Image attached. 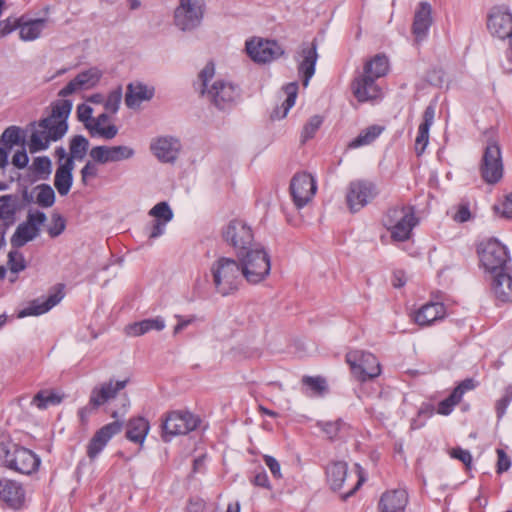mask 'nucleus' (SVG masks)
I'll list each match as a JSON object with an SVG mask.
<instances>
[{
	"label": "nucleus",
	"mask_w": 512,
	"mask_h": 512,
	"mask_svg": "<svg viewBox=\"0 0 512 512\" xmlns=\"http://www.w3.org/2000/svg\"><path fill=\"white\" fill-rule=\"evenodd\" d=\"M75 163L63 161L56 169L54 186L61 196H66L73 184V170Z\"/></svg>",
	"instance_id": "obj_31"
},
{
	"label": "nucleus",
	"mask_w": 512,
	"mask_h": 512,
	"mask_svg": "<svg viewBox=\"0 0 512 512\" xmlns=\"http://www.w3.org/2000/svg\"><path fill=\"white\" fill-rule=\"evenodd\" d=\"M38 190L36 203L44 208L53 206L55 202V192L49 184H40L35 188Z\"/></svg>",
	"instance_id": "obj_45"
},
{
	"label": "nucleus",
	"mask_w": 512,
	"mask_h": 512,
	"mask_svg": "<svg viewBox=\"0 0 512 512\" xmlns=\"http://www.w3.org/2000/svg\"><path fill=\"white\" fill-rule=\"evenodd\" d=\"M301 382L307 389L306 394L308 395L320 396L327 391V382L322 376H304Z\"/></svg>",
	"instance_id": "obj_42"
},
{
	"label": "nucleus",
	"mask_w": 512,
	"mask_h": 512,
	"mask_svg": "<svg viewBox=\"0 0 512 512\" xmlns=\"http://www.w3.org/2000/svg\"><path fill=\"white\" fill-rule=\"evenodd\" d=\"M71 110L72 101L67 99L57 100L52 104V110L49 116L53 119L64 120L65 122H67Z\"/></svg>",
	"instance_id": "obj_46"
},
{
	"label": "nucleus",
	"mask_w": 512,
	"mask_h": 512,
	"mask_svg": "<svg viewBox=\"0 0 512 512\" xmlns=\"http://www.w3.org/2000/svg\"><path fill=\"white\" fill-rule=\"evenodd\" d=\"M149 215L155 217V220L168 223L173 218V211L167 202L157 203L150 211Z\"/></svg>",
	"instance_id": "obj_49"
},
{
	"label": "nucleus",
	"mask_w": 512,
	"mask_h": 512,
	"mask_svg": "<svg viewBox=\"0 0 512 512\" xmlns=\"http://www.w3.org/2000/svg\"><path fill=\"white\" fill-rule=\"evenodd\" d=\"M123 422L116 420L98 429L86 447L87 457L93 461L104 450L109 441L122 430Z\"/></svg>",
	"instance_id": "obj_19"
},
{
	"label": "nucleus",
	"mask_w": 512,
	"mask_h": 512,
	"mask_svg": "<svg viewBox=\"0 0 512 512\" xmlns=\"http://www.w3.org/2000/svg\"><path fill=\"white\" fill-rule=\"evenodd\" d=\"M46 219L47 217L45 213L37 210L34 212L30 211L25 222L32 227H37L40 229L41 226L45 223Z\"/></svg>",
	"instance_id": "obj_62"
},
{
	"label": "nucleus",
	"mask_w": 512,
	"mask_h": 512,
	"mask_svg": "<svg viewBox=\"0 0 512 512\" xmlns=\"http://www.w3.org/2000/svg\"><path fill=\"white\" fill-rule=\"evenodd\" d=\"M494 211L503 218H512V192L505 196L501 204L494 205Z\"/></svg>",
	"instance_id": "obj_58"
},
{
	"label": "nucleus",
	"mask_w": 512,
	"mask_h": 512,
	"mask_svg": "<svg viewBox=\"0 0 512 512\" xmlns=\"http://www.w3.org/2000/svg\"><path fill=\"white\" fill-rule=\"evenodd\" d=\"M222 235L224 240L237 251V254H243L254 248L252 246L254 239L252 229L242 220H231L223 230Z\"/></svg>",
	"instance_id": "obj_13"
},
{
	"label": "nucleus",
	"mask_w": 512,
	"mask_h": 512,
	"mask_svg": "<svg viewBox=\"0 0 512 512\" xmlns=\"http://www.w3.org/2000/svg\"><path fill=\"white\" fill-rule=\"evenodd\" d=\"M215 292L223 297L234 294L242 282V268L239 260L220 257L210 268Z\"/></svg>",
	"instance_id": "obj_5"
},
{
	"label": "nucleus",
	"mask_w": 512,
	"mask_h": 512,
	"mask_svg": "<svg viewBox=\"0 0 512 512\" xmlns=\"http://www.w3.org/2000/svg\"><path fill=\"white\" fill-rule=\"evenodd\" d=\"M67 130L68 123L64 120H56L50 116L40 119L30 136V153L48 149L50 142L62 139Z\"/></svg>",
	"instance_id": "obj_7"
},
{
	"label": "nucleus",
	"mask_w": 512,
	"mask_h": 512,
	"mask_svg": "<svg viewBox=\"0 0 512 512\" xmlns=\"http://www.w3.org/2000/svg\"><path fill=\"white\" fill-rule=\"evenodd\" d=\"M511 401H512V386H508L505 389L504 395L500 399H498L495 404V410H496L498 419H501L505 415L506 410H507L509 404L511 403Z\"/></svg>",
	"instance_id": "obj_56"
},
{
	"label": "nucleus",
	"mask_w": 512,
	"mask_h": 512,
	"mask_svg": "<svg viewBox=\"0 0 512 512\" xmlns=\"http://www.w3.org/2000/svg\"><path fill=\"white\" fill-rule=\"evenodd\" d=\"M373 77L362 74L356 77L351 83V90L359 102L374 100L380 96L381 90Z\"/></svg>",
	"instance_id": "obj_23"
},
{
	"label": "nucleus",
	"mask_w": 512,
	"mask_h": 512,
	"mask_svg": "<svg viewBox=\"0 0 512 512\" xmlns=\"http://www.w3.org/2000/svg\"><path fill=\"white\" fill-rule=\"evenodd\" d=\"M249 57L257 63L271 62L284 54V49L276 40L252 39L245 45Z\"/></svg>",
	"instance_id": "obj_15"
},
{
	"label": "nucleus",
	"mask_w": 512,
	"mask_h": 512,
	"mask_svg": "<svg viewBox=\"0 0 512 512\" xmlns=\"http://www.w3.org/2000/svg\"><path fill=\"white\" fill-rule=\"evenodd\" d=\"M200 423V418L189 411H172L162 422L161 437L164 442H169L174 436L185 435L195 430Z\"/></svg>",
	"instance_id": "obj_9"
},
{
	"label": "nucleus",
	"mask_w": 512,
	"mask_h": 512,
	"mask_svg": "<svg viewBox=\"0 0 512 512\" xmlns=\"http://www.w3.org/2000/svg\"><path fill=\"white\" fill-rule=\"evenodd\" d=\"M354 378L360 382H366L381 374V366L377 357L366 351L352 350L345 356Z\"/></svg>",
	"instance_id": "obj_8"
},
{
	"label": "nucleus",
	"mask_w": 512,
	"mask_h": 512,
	"mask_svg": "<svg viewBox=\"0 0 512 512\" xmlns=\"http://www.w3.org/2000/svg\"><path fill=\"white\" fill-rule=\"evenodd\" d=\"M381 223L390 233L391 241L399 243L406 242L412 237L413 229L419 220L413 205L397 204L385 211Z\"/></svg>",
	"instance_id": "obj_4"
},
{
	"label": "nucleus",
	"mask_w": 512,
	"mask_h": 512,
	"mask_svg": "<svg viewBox=\"0 0 512 512\" xmlns=\"http://www.w3.org/2000/svg\"><path fill=\"white\" fill-rule=\"evenodd\" d=\"M480 265L489 274L491 290L500 303L512 302V264L509 251L495 238L479 244Z\"/></svg>",
	"instance_id": "obj_1"
},
{
	"label": "nucleus",
	"mask_w": 512,
	"mask_h": 512,
	"mask_svg": "<svg viewBox=\"0 0 512 512\" xmlns=\"http://www.w3.org/2000/svg\"><path fill=\"white\" fill-rule=\"evenodd\" d=\"M24 142L21 136V129L17 126H10L4 130L0 137V143L10 150L13 145H18Z\"/></svg>",
	"instance_id": "obj_44"
},
{
	"label": "nucleus",
	"mask_w": 512,
	"mask_h": 512,
	"mask_svg": "<svg viewBox=\"0 0 512 512\" xmlns=\"http://www.w3.org/2000/svg\"><path fill=\"white\" fill-rule=\"evenodd\" d=\"M0 501L12 510L26 506V490L23 484L14 479L0 477Z\"/></svg>",
	"instance_id": "obj_18"
},
{
	"label": "nucleus",
	"mask_w": 512,
	"mask_h": 512,
	"mask_svg": "<svg viewBox=\"0 0 512 512\" xmlns=\"http://www.w3.org/2000/svg\"><path fill=\"white\" fill-rule=\"evenodd\" d=\"M215 65L212 61L208 62L198 75L199 90L202 96L219 110L231 109L240 98V90L231 82L216 80L211 87L208 82L214 77Z\"/></svg>",
	"instance_id": "obj_2"
},
{
	"label": "nucleus",
	"mask_w": 512,
	"mask_h": 512,
	"mask_svg": "<svg viewBox=\"0 0 512 512\" xmlns=\"http://www.w3.org/2000/svg\"><path fill=\"white\" fill-rule=\"evenodd\" d=\"M476 388V382L473 378H466L462 380L451 392V394L441 400L437 405V413L447 416L451 414L454 407L460 403L463 395Z\"/></svg>",
	"instance_id": "obj_25"
},
{
	"label": "nucleus",
	"mask_w": 512,
	"mask_h": 512,
	"mask_svg": "<svg viewBox=\"0 0 512 512\" xmlns=\"http://www.w3.org/2000/svg\"><path fill=\"white\" fill-rule=\"evenodd\" d=\"M89 141L83 135H75L70 139L69 150L70 155L66 158V162L74 163L75 160H83L89 149Z\"/></svg>",
	"instance_id": "obj_40"
},
{
	"label": "nucleus",
	"mask_w": 512,
	"mask_h": 512,
	"mask_svg": "<svg viewBox=\"0 0 512 512\" xmlns=\"http://www.w3.org/2000/svg\"><path fill=\"white\" fill-rule=\"evenodd\" d=\"M283 89L287 97L282 103V105L280 107H276L271 113V118L273 120H280L285 118L289 110L294 106L296 101L298 93V84L296 82L286 84Z\"/></svg>",
	"instance_id": "obj_38"
},
{
	"label": "nucleus",
	"mask_w": 512,
	"mask_h": 512,
	"mask_svg": "<svg viewBox=\"0 0 512 512\" xmlns=\"http://www.w3.org/2000/svg\"><path fill=\"white\" fill-rule=\"evenodd\" d=\"M62 402V397L54 392L41 390L35 394L31 404L40 410L47 409L49 406L58 405Z\"/></svg>",
	"instance_id": "obj_43"
},
{
	"label": "nucleus",
	"mask_w": 512,
	"mask_h": 512,
	"mask_svg": "<svg viewBox=\"0 0 512 512\" xmlns=\"http://www.w3.org/2000/svg\"><path fill=\"white\" fill-rule=\"evenodd\" d=\"M349 428L348 424L344 422L342 419H337L332 422H325L322 425L323 432L329 437V439L333 440L337 438L342 431H346Z\"/></svg>",
	"instance_id": "obj_52"
},
{
	"label": "nucleus",
	"mask_w": 512,
	"mask_h": 512,
	"mask_svg": "<svg viewBox=\"0 0 512 512\" xmlns=\"http://www.w3.org/2000/svg\"><path fill=\"white\" fill-rule=\"evenodd\" d=\"M150 149L159 161L174 163L181 150V143L175 137L161 136L151 142Z\"/></svg>",
	"instance_id": "obj_21"
},
{
	"label": "nucleus",
	"mask_w": 512,
	"mask_h": 512,
	"mask_svg": "<svg viewBox=\"0 0 512 512\" xmlns=\"http://www.w3.org/2000/svg\"><path fill=\"white\" fill-rule=\"evenodd\" d=\"M118 133V128L114 125H108L106 127H100L97 130L90 132L91 137L100 136L104 139H113Z\"/></svg>",
	"instance_id": "obj_59"
},
{
	"label": "nucleus",
	"mask_w": 512,
	"mask_h": 512,
	"mask_svg": "<svg viewBox=\"0 0 512 512\" xmlns=\"http://www.w3.org/2000/svg\"><path fill=\"white\" fill-rule=\"evenodd\" d=\"M347 472V463L343 461H336L327 466V482L332 490L340 491L343 489Z\"/></svg>",
	"instance_id": "obj_32"
},
{
	"label": "nucleus",
	"mask_w": 512,
	"mask_h": 512,
	"mask_svg": "<svg viewBox=\"0 0 512 512\" xmlns=\"http://www.w3.org/2000/svg\"><path fill=\"white\" fill-rule=\"evenodd\" d=\"M110 147L108 146H95L90 151L91 158L101 164L110 162Z\"/></svg>",
	"instance_id": "obj_57"
},
{
	"label": "nucleus",
	"mask_w": 512,
	"mask_h": 512,
	"mask_svg": "<svg viewBox=\"0 0 512 512\" xmlns=\"http://www.w3.org/2000/svg\"><path fill=\"white\" fill-rule=\"evenodd\" d=\"M487 27L492 35L503 40L510 39L507 57L512 62V14L501 8H494L489 14Z\"/></svg>",
	"instance_id": "obj_17"
},
{
	"label": "nucleus",
	"mask_w": 512,
	"mask_h": 512,
	"mask_svg": "<svg viewBox=\"0 0 512 512\" xmlns=\"http://www.w3.org/2000/svg\"><path fill=\"white\" fill-rule=\"evenodd\" d=\"M22 21H26V15H22L20 17H8L7 19L2 21V26L0 27V37H4L19 29Z\"/></svg>",
	"instance_id": "obj_54"
},
{
	"label": "nucleus",
	"mask_w": 512,
	"mask_h": 512,
	"mask_svg": "<svg viewBox=\"0 0 512 512\" xmlns=\"http://www.w3.org/2000/svg\"><path fill=\"white\" fill-rule=\"evenodd\" d=\"M317 40L313 39L311 43H303L301 48L302 61L298 65V72L303 77V85L307 86L309 80L315 73V66L318 59Z\"/></svg>",
	"instance_id": "obj_27"
},
{
	"label": "nucleus",
	"mask_w": 512,
	"mask_h": 512,
	"mask_svg": "<svg viewBox=\"0 0 512 512\" xmlns=\"http://www.w3.org/2000/svg\"><path fill=\"white\" fill-rule=\"evenodd\" d=\"M148 420L143 417L132 418L127 423L126 438L134 443L142 445L149 432Z\"/></svg>",
	"instance_id": "obj_34"
},
{
	"label": "nucleus",
	"mask_w": 512,
	"mask_h": 512,
	"mask_svg": "<svg viewBox=\"0 0 512 512\" xmlns=\"http://www.w3.org/2000/svg\"><path fill=\"white\" fill-rule=\"evenodd\" d=\"M480 175L487 184H496L503 177V161L499 144L489 141L483 151L479 165Z\"/></svg>",
	"instance_id": "obj_10"
},
{
	"label": "nucleus",
	"mask_w": 512,
	"mask_h": 512,
	"mask_svg": "<svg viewBox=\"0 0 512 512\" xmlns=\"http://www.w3.org/2000/svg\"><path fill=\"white\" fill-rule=\"evenodd\" d=\"M153 94V90L148 89L147 86L141 83H130L127 86L125 104L129 108H134L138 106L142 101L150 100L153 97Z\"/></svg>",
	"instance_id": "obj_36"
},
{
	"label": "nucleus",
	"mask_w": 512,
	"mask_h": 512,
	"mask_svg": "<svg viewBox=\"0 0 512 512\" xmlns=\"http://www.w3.org/2000/svg\"><path fill=\"white\" fill-rule=\"evenodd\" d=\"M47 20L44 18L29 19L26 16V21H22L19 28V37L22 41H34L38 39L45 29Z\"/></svg>",
	"instance_id": "obj_35"
},
{
	"label": "nucleus",
	"mask_w": 512,
	"mask_h": 512,
	"mask_svg": "<svg viewBox=\"0 0 512 512\" xmlns=\"http://www.w3.org/2000/svg\"><path fill=\"white\" fill-rule=\"evenodd\" d=\"M378 195L377 186L369 180L351 181L347 187L346 204L350 212H359Z\"/></svg>",
	"instance_id": "obj_11"
},
{
	"label": "nucleus",
	"mask_w": 512,
	"mask_h": 512,
	"mask_svg": "<svg viewBox=\"0 0 512 512\" xmlns=\"http://www.w3.org/2000/svg\"><path fill=\"white\" fill-rule=\"evenodd\" d=\"M435 117V107L433 105H429L425 108L423 113V121L419 125L418 134L415 139V150L417 155H421L429 141V130L434 122Z\"/></svg>",
	"instance_id": "obj_30"
},
{
	"label": "nucleus",
	"mask_w": 512,
	"mask_h": 512,
	"mask_svg": "<svg viewBox=\"0 0 512 512\" xmlns=\"http://www.w3.org/2000/svg\"><path fill=\"white\" fill-rule=\"evenodd\" d=\"M97 172L98 170L96 165L88 161L80 171L82 183L86 185L89 179L95 178L97 176Z\"/></svg>",
	"instance_id": "obj_64"
},
{
	"label": "nucleus",
	"mask_w": 512,
	"mask_h": 512,
	"mask_svg": "<svg viewBox=\"0 0 512 512\" xmlns=\"http://www.w3.org/2000/svg\"><path fill=\"white\" fill-rule=\"evenodd\" d=\"M204 0H180L174 12V23L182 31L197 28L204 15Z\"/></svg>",
	"instance_id": "obj_12"
},
{
	"label": "nucleus",
	"mask_w": 512,
	"mask_h": 512,
	"mask_svg": "<svg viewBox=\"0 0 512 512\" xmlns=\"http://www.w3.org/2000/svg\"><path fill=\"white\" fill-rule=\"evenodd\" d=\"M388 70V58L384 55H376L365 63L363 74L373 77V79L376 80L385 76Z\"/></svg>",
	"instance_id": "obj_39"
},
{
	"label": "nucleus",
	"mask_w": 512,
	"mask_h": 512,
	"mask_svg": "<svg viewBox=\"0 0 512 512\" xmlns=\"http://www.w3.org/2000/svg\"><path fill=\"white\" fill-rule=\"evenodd\" d=\"M101 77L102 72L95 67L82 71L58 92V96L66 97L79 90L91 89L99 83Z\"/></svg>",
	"instance_id": "obj_22"
},
{
	"label": "nucleus",
	"mask_w": 512,
	"mask_h": 512,
	"mask_svg": "<svg viewBox=\"0 0 512 512\" xmlns=\"http://www.w3.org/2000/svg\"><path fill=\"white\" fill-rule=\"evenodd\" d=\"M263 461L265 462L266 466L269 468L272 476L275 479L282 478L280 463L276 458L270 455H264Z\"/></svg>",
	"instance_id": "obj_61"
},
{
	"label": "nucleus",
	"mask_w": 512,
	"mask_h": 512,
	"mask_svg": "<svg viewBox=\"0 0 512 512\" xmlns=\"http://www.w3.org/2000/svg\"><path fill=\"white\" fill-rule=\"evenodd\" d=\"M408 494L403 489H395L382 494L378 502L379 512H406Z\"/></svg>",
	"instance_id": "obj_28"
},
{
	"label": "nucleus",
	"mask_w": 512,
	"mask_h": 512,
	"mask_svg": "<svg viewBox=\"0 0 512 512\" xmlns=\"http://www.w3.org/2000/svg\"><path fill=\"white\" fill-rule=\"evenodd\" d=\"M40 464V457L32 450L0 437V466L19 474L32 475L39 470Z\"/></svg>",
	"instance_id": "obj_3"
},
{
	"label": "nucleus",
	"mask_w": 512,
	"mask_h": 512,
	"mask_svg": "<svg viewBox=\"0 0 512 512\" xmlns=\"http://www.w3.org/2000/svg\"><path fill=\"white\" fill-rule=\"evenodd\" d=\"M122 100V87L118 86L116 89L112 90L104 102V109L108 113L115 114L117 113L120 103Z\"/></svg>",
	"instance_id": "obj_51"
},
{
	"label": "nucleus",
	"mask_w": 512,
	"mask_h": 512,
	"mask_svg": "<svg viewBox=\"0 0 512 512\" xmlns=\"http://www.w3.org/2000/svg\"><path fill=\"white\" fill-rule=\"evenodd\" d=\"M8 267L11 273L17 274L26 269L27 264L24 255L18 250H11L8 253Z\"/></svg>",
	"instance_id": "obj_50"
},
{
	"label": "nucleus",
	"mask_w": 512,
	"mask_h": 512,
	"mask_svg": "<svg viewBox=\"0 0 512 512\" xmlns=\"http://www.w3.org/2000/svg\"><path fill=\"white\" fill-rule=\"evenodd\" d=\"M322 123L323 118L320 115L312 116L302 129L301 142L305 143L306 141L312 139L318 129L321 127Z\"/></svg>",
	"instance_id": "obj_47"
},
{
	"label": "nucleus",
	"mask_w": 512,
	"mask_h": 512,
	"mask_svg": "<svg viewBox=\"0 0 512 512\" xmlns=\"http://www.w3.org/2000/svg\"><path fill=\"white\" fill-rule=\"evenodd\" d=\"M238 260L242 268V275L250 284H258L270 274L271 261L268 252L261 246L238 253Z\"/></svg>",
	"instance_id": "obj_6"
},
{
	"label": "nucleus",
	"mask_w": 512,
	"mask_h": 512,
	"mask_svg": "<svg viewBox=\"0 0 512 512\" xmlns=\"http://www.w3.org/2000/svg\"><path fill=\"white\" fill-rule=\"evenodd\" d=\"M432 7L428 2H420L414 15L412 33L416 41L424 40L432 25Z\"/></svg>",
	"instance_id": "obj_26"
},
{
	"label": "nucleus",
	"mask_w": 512,
	"mask_h": 512,
	"mask_svg": "<svg viewBox=\"0 0 512 512\" xmlns=\"http://www.w3.org/2000/svg\"><path fill=\"white\" fill-rule=\"evenodd\" d=\"M110 162H118L130 159L134 156L135 152L131 147L120 145L110 147Z\"/></svg>",
	"instance_id": "obj_55"
},
{
	"label": "nucleus",
	"mask_w": 512,
	"mask_h": 512,
	"mask_svg": "<svg viewBox=\"0 0 512 512\" xmlns=\"http://www.w3.org/2000/svg\"><path fill=\"white\" fill-rule=\"evenodd\" d=\"M446 316V307L440 302H428L414 312V321L419 326H430Z\"/></svg>",
	"instance_id": "obj_29"
},
{
	"label": "nucleus",
	"mask_w": 512,
	"mask_h": 512,
	"mask_svg": "<svg viewBox=\"0 0 512 512\" xmlns=\"http://www.w3.org/2000/svg\"><path fill=\"white\" fill-rule=\"evenodd\" d=\"M383 129L384 128L379 125H372L367 127L366 129L362 130L356 138L349 142L348 148L355 149L371 144L376 140V138L380 136Z\"/></svg>",
	"instance_id": "obj_41"
},
{
	"label": "nucleus",
	"mask_w": 512,
	"mask_h": 512,
	"mask_svg": "<svg viewBox=\"0 0 512 512\" xmlns=\"http://www.w3.org/2000/svg\"><path fill=\"white\" fill-rule=\"evenodd\" d=\"M64 285L57 284L53 287L49 296L46 299H34L28 305L20 310L17 314L18 318H25L28 316H40L47 313L54 306H56L64 298Z\"/></svg>",
	"instance_id": "obj_20"
},
{
	"label": "nucleus",
	"mask_w": 512,
	"mask_h": 512,
	"mask_svg": "<svg viewBox=\"0 0 512 512\" xmlns=\"http://www.w3.org/2000/svg\"><path fill=\"white\" fill-rule=\"evenodd\" d=\"M128 380L116 381L114 384L112 380L105 382L100 387H95L91 391L89 405L93 409L100 407L109 400L116 397L118 392L126 387Z\"/></svg>",
	"instance_id": "obj_24"
},
{
	"label": "nucleus",
	"mask_w": 512,
	"mask_h": 512,
	"mask_svg": "<svg viewBox=\"0 0 512 512\" xmlns=\"http://www.w3.org/2000/svg\"><path fill=\"white\" fill-rule=\"evenodd\" d=\"M165 328V321L162 317L144 319L139 322H134L125 327V333L128 336L138 337L146 334L149 331H161Z\"/></svg>",
	"instance_id": "obj_33"
},
{
	"label": "nucleus",
	"mask_w": 512,
	"mask_h": 512,
	"mask_svg": "<svg viewBox=\"0 0 512 512\" xmlns=\"http://www.w3.org/2000/svg\"><path fill=\"white\" fill-rule=\"evenodd\" d=\"M39 234L40 229L30 226L24 221L18 225L10 242L13 248L18 249L34 240Z\"/></svg>",
	"instance_id": "obj_37"
},
{
	"label": "nucleus",
	"mask_w": 512,
	"mask_h": 512,
	"mask_svg": "<svg viewBox=\"0 0 512 512\" xmlns=\"http://www.w3.org/2000/svg\"><path fill=\"white\" fill-rule=\"evenodd\" d=\"M317 191L315 178L307 172L296 173L290 182V193L293 203L298 209L306 206Z\"/></svg>",
	"instance_id": "obj_14"
},
{
	"label": "nucleus",
	"mask_w": 512,
	"mask_h": 512,
	"mask_svg": "<svg viewBox=\"0 0 512 512\" xmlns=\"http://www.w3.org/2000/svg\"><path fill=\"white\" fill-rule=\"evenodd\" d=\"M23 206L24 203L18 195L7 194L0 196V248L5 245V235L8 229L16 223L17 213Z\"/></svg>",
	"instance_id": "obj_16"
},
{
	"label": "nucleus",
	"mask_w": 512,
	"mask_h": 512,
	"mask_svg": "<svg viewBox=\"0 0 512 512\" xmlns=\"http://www.w3.org/2000/svg\"><path fill=\"white\" fill-rule=\"evenodd\" d=\"M32 168L41 179H48L52 172V162L47 156H39L33 160Z\"/></svg>",
	"instance_id": "obj_48"
},
{
	"label": "nucleus",
	"mask_w": 512,
	"mask_h": 512,
	"mask_svg": "<svg viewBox=\"0 0 512 512\" xmlns=\"http://www.w3.org/2000/svg\"><path fill=\"white\" fill-rule=\"evenodd\" d=\"M497 473L501 474L509 470L511 466V460L503 449H497Z\"/></svg>",
	"instance_id": "obj_63"
},
{
	"label": "nucleus",
	"mask_w": 512,
	"mask_h": 512,
	"mask_svg": "<svg viewBox=\"0 0 512 512\" xmlns=\"http://www.w3.org/2000/svg\"><path fill=\"white\" fill-rule=\"evenodd\" d=\"M450 456L452 458L458 459L468 468L471 466L472 455L468 450H464L460 447L453 448L450 452Z\"/></svg>",
	"instance_id": "obj_60"
},
{
	"label": "nucleus",
	"mask_w": 512,
	"mask_h": 512,
	"mask_svg": "<svg viewBox=\"0 0 512 512\" xmlns=\"http://www.w3.org/2000/svg\"><path fill=\"white\" fill-rule=\"evenodd\" d=\"M66 228L65 218L58 214L53 213L51 216V224L49 225L47 232L51 238H56L61 235Z\"/></svg>",
	"instance_id": "obj_53"
}]
</instances>
